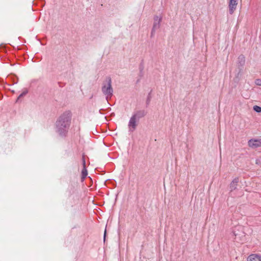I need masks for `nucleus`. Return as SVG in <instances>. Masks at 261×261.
<instances>
[{
  "label": "nucleus",
  "instance_id": "1",
  "mask_svg": "<svg viewBox=\"0 0 261 261\" xmlns=\"http://www.w3.org/2000/svg\"><path fill=\"white\" fill-rule=\"evenodd\" d=\"M72 114L70 111H66L57 118L55 123L56 133L61 137L67 136L71 125Z\"/></svg>",
  "mask_w": 261,
  "mask_h": 261
},
{
  "label": "nucleus",
  "instance_id": "2",
  "mask_svg": "<svg viewBox=\"0 0 261 261\" xmlns=\"http://www.w3.org/2000/svg\"><path fill=\"white\" fill-rule=\"evenodd\" d=\"M147 114V112L145 110H139L134 112L128 124L129 132H133L136 130L139 120L144 117Z\"/></svg>",
  "mask_w": 261,
  "mask_h": 261
},
{
  "label": "nucleus",
  "instance_id": "3",
  "mask_svg": "<svg viewBox=\"0 0 261 261\" xmlns=\"http://www.w3.org/2000/svg\"><path fill=\"white\" fill-rule=\"evenodd\" d=\"M101 91L106 96L107 100L113 96V89L112 86V80L110 76H108L106 77L105 81L102 83Z\"/></svg>",
  "mask_w": 261,
  "mask_h": 261
},
{
  "label": "nucleus",
  "instance_id": "4",
  "mask_svg": "<svg viewBox=\"0 0 261 261\" xmlns=\"http://www.w3.org/2000/svg\"><path fill=\"white\" fill-rule=\"evenodd\" d=\"M229 13L232 15L237 9L239 0H228Z\"/></svg>",
  "mask_w": 261,
  "mask_h": 261
},
{
  "label": "nucleus",
  "instance_id": "5",
  "mask_svg": "<svg viewBox=\"0 0 261 261\" xmlns=\"http://www.w3.org/2000/svg\"><path fill=\"white\" fill-rule=\"evenodd\" d=\"M248 146L252 148H256L261 146V139L249 140L248 141Z\"/></svg>",
  "mask_w": 261,
  "mask_h": 261
},
{
  "label": "nucleus",
  "instance_id": "6",
  "mask_svg": "<svg viewBox=\"0 0 261 261\" xmlns=\"http://www.w3.org/2000/svg\"><path fill=\"white\" fill-rule=\"evenodd\" d=\"M162 20V16H158L157 15H155L153 17V24L152 28L159 29L160 28Z\"/></svg>",
  "mask_w": 261,
  "mask_h": 261
},
{
  "label": "nucleus",
  "instance_id": "7",
  "mask_svg": "<svg viewBox=\"0 0 261 261\" xmlns=\"http://www.w3.org/2000/svg\"><path fill=\"white\" fill-rule=\"evenodd\" d=\"M248 261H261V255L252 254L247 258Z\"/></svg>",
  "mask_w": 261,
  "mask_h": 261
},
{
  "label": "nucleus",
  "instance_id": "8",
  "mask_svg": "<svg viewBox=\"0 0 261 261\" xmlns=\"http://www.w3.org/2000/svg\"><path fill=\"white\" fill-rule=\"evenodd\" d=\"M239 179L238 177H236L231 182L229 186L230 191L231 192L237 189Z\"/></svg>",
  "mask_w": 261,
  "mask_h": 261
},
{
  "label": "nucleus",
  "instance_id": "9",
  "mask_svg": "<svg viewBox=\"0 0 261 261\" xmlns=\"http://www.w3.org/2000/svg\"><path fill=\"white\" fill-rule=\"evenodd\" d=\"M245 63V58L243 55H241L238 57L237 64L239 68H242Z\"/></svg>",
  "mask_w": 261,
  "mask_h": 261
},
{
  "label": "nucleus",
  "instance_id": "10",
  "mask_svg": "<svg viewBox=\"0 0 261 261\" xmlns=\"http://www.w3.org/2000/svg\"><path fill=\"white\" fill-rule=\"evenodd\" d=\"M88 175V171L86 168H83L81 174V181L83 182Z\"/></svg>",
  "mask_w": 261,
  "mask_h": 261
},
{
  "label": "nucleus",
  "instance_id": "11",
  "mask_svg": "<svg viewBox=\"0 0 261 261\" xmlns=\"http://www.w3.org/2000/svg\"><path fill=\"white\" fill-rule=\"evenodd\" d=\"M151 92H152V90H151L150 91V92L148 93V94L147 95L146 101V107H148L150 103V101H151Z\"/></svg>",
  "mask_w": 261,
  "mask_h": 261
},
{
  "label": "nucleus",
  "instance_id": "12",
  "mask_svg": "<svg viewBox=\"0 0 261 261\" xmlns=\"http://www.w3.org/2000/svg\"><path fill=\"white\" fill-rule=\"evenodd\" d=\"M28 93V90L25 89L24 91L18 96L16 101H18L21 97H23Z\"/></svg>",
  "mask_w": 261,
  "mask_h": 261
},
{
  "label": "nucleus",
  "instance_id": "13",
  "mask_svg": "<svg viewBox=\"0 0 261 261\" xmlns=\"http://www.w3.org/2000/svg\"><path fill=\"white\" fill-rule=\"evenodd\" d=\"M253 110L257 113H261V107L258 106H254L253 107Z\"/></svg>",
  "mask_w": 261,
  "mask_h": 261
},
{
  "label": "nucleus",
  "instance_id": "14",
  "mask_svg": "<svg viewBox=\"0 0 261 261\" xmlns=\"http://www.w3.org/2000/svg\"><path fill=\"white\" fill-rule=\"evenodd\" d=\"M82 165H83V168H86V160H85V155L84 154H83L82 155Z\"/></svg>",
  "mask_w": 261,
  "mask_h": 261
},
{
  "label": "nucleus",
  "instance_id": "15",
  "mask_svg": "<svg viewBox=\"0 0 261 261\" xmlns=\"http://www.w3.org/2000/svg\"><path fill=\"white\" fill-rule=\"evenodd\" d=\"M156 30H157L156 29H155V28H152L151 34H150V37L151 38H152L154 36L155 32V31Z\"/></svg>",
  "mask_w": 261,
  "mask_h": 261
},
{
  "label": "nucleus",
  "instance_id": "16",
  "mask_svg": "<svg viewBox=\"0 0 261 261\" xmlns=\"http://www.w3.org/2000/svg\"><path fill=\"white\" fill-rule=\"evenodd\" d=\"M143 65H140L139 69H140V76H143Z\"/></svg>",
  "mask_w": 261,
  "mask_h": 261
},
{
  "label": "nucleus",
  "instance_id": "17",
  "mask_svg": "<svg viewBox=\"0 0 261 261\" xmlns=\"http://www.w3.org/2000/svg\"><path fill=\"white\" fill-rule=\"evenodd\" d=\"M255 84L257 85L261 86V80L260 79H256L255 82Z\"/></svg>",
  "mask_w": 261,
  "mask_h": 261
},
{
  "label": "nucleus",
  "instance_id": "18",
  "mask_svg": "<svg viewBox=\"0 0 261 261\" xmlns=\"http://www.w3.org/2000/svg\"><path fill=\"white\" fill-rule=\"evenodd\" d=\"M106 233H107L106 232V229H105V232H104V235H103V241H104V242L106 241Z\"/></svg>",
  "mask_w": 261,
  "mask_h": 261
}]
</instances>
